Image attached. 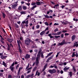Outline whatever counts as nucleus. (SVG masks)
<instances>
[{
	"label": "nucleus",
	"instance_id": "1",
	"mask_svg": "<svg viewBox=\"0 0 78 78\" xmlns=\"http://www.w3.org/2000/svg\"><path fill=\"white\" fill-rule=\"evenodd\" d=\"M33 41L29 38H27L26 39L24 40V43L27 47H28L30 45V43Z\"/></svg>",
	"mask_w": 78,
	"mask_h": 78
},
{
	"label": "nucleus",
	"instance_id": "2",
	"mask_svg": "<svg viewBox=\"0 0 78 78\" xmlns=\"http://www.w3.org/2000/svg\"><path fill=\"white\" fill-rule=\"evenodd\" d=\"M48 72L51 74H53V73H56V71L55 69H54L52 70L51 69H49L48 70Z\"/></svg>",
	"mask_w": 78,
	"mask_h": 78
},
{
	"label": "nucleus",
	"instance_id": "3",
	"mask_svg": "<svg viewBox=\"0 0 78 78\" xmlns=\"http://www.w3.org/2000/svg\"><path fill=\"white\" fill-rule=\"evenodd\" d=\"M39 58V51H38V54L37 55V57L36 58V66H37L39 64V60L38 58Z\"/></svg>",
	"mask_w": 78,
	"mask_h": 78
},
{
	"label": "nucleus",
	"instance_id": "4",
	"mask_svg": "<svg viewBox=\"0 0 78 78\" xmlns=\"http://www.w3.org/2000/svg\"><path fill=\"white\" fill-rule=\"evenodd\" d=\"M54 57V55L53 54L52 55H51L50 57L48 58L47 60L46 61V62H49V60H51Z\"/></svg>",
	"mask_w": 78,
	"mask_h": 78
},
{
	"label": "nucleus",
	"instance_id": "5",
	"mask_svg": "<svg viewBox=\"0 0 78 78\" xmlns=\"http://www.w3.org/2000/svg\"><path fill=\"white\" fill-rule=\"evenodd\" d=\"M18 5L17 4H14L12 5V8H13V9H16V7Z\"/></svg>",
	"mask_w": 78,
	"mask_h": 78
},
{
	"label": "nucleus",
	"instance_id": "6",
	"mask_svg": "<svg viewBox=\"0 0 78 78\" xmlns=\"http://www.w3.org/2000/svg\"><path fill=\"white\" fill-rule=\"evenodd\" d=\"M76 35H73L71 37V39L72 41H74V40L76 39Z\"/></svg>",
	"mask_w": 78,
	"mask_h": 78
},
{
	"label": "nucleus",
	"instance_id": "7",
	"mask_svg": "<svg viewBox=\"0 0 78 78\" xmlns=\"http://www.w3.org/2000/svg\"><path fill=\"white\" fill-rule=\"evenodd\" d=\"M30 58V55L28 54H26L25 56V58L26 59H29Z\"/></svg>",
	"mask_w": 78,
	"mask_h": 78
},
{
	"label": "nucleus",
	"instance_id": "8",
	"mask_svg": "<svg viewBox=\"0 0 78 78\" xmlns=\"http://www.w3.org/2000/svg\"><path fill=\"white\" fill-rule=\"evenodd\" d=\"M22 69H23L21 67L19 68V69L18 70V71L17 74V75L18 76L19 75V74H20V70H22Z\"/></svg>",
	"mask_w": 78,
	"mask_h": 78
},
{
	"label": "nucleus",
	"instance_id": "9",
	"mask_svg": "<svg viewBox=\"0 0 78 78\" xmlns=\"http://www.w3.org/2000/svg\"><path fill=\"white\" fill-rule=\"evenodd\" d=\"M53 52H50L48 54V55H47V56L46 57V58H48V56H51V55H52V54H53Z\"/></svg>",
	"mask_w": 78,
	"mask_h": 78
},
{
	"label": "nucleus",
	"instance_id": "10",
	"mask_svg": "<svg viewBox=\"0 0 78 78\" xmlns=\"http://www.w3.org/2000/svg\"><path fill=\"white\" fill-rule=\"evenodd\" d=\"M59 6V4H57L55 5V6L53 7L54 8H56V9H58V7Z\"/></svg>",
	"mask_w": 78,
	"mask_h": 78
},
{
	"label": "nucleus",
	"instance_id": "11",
	"mask_svg": "<svg viewBox=\"0 0 78 78\" xmlns=\"http://www.w3.org/2000/svg\"><path fill=\"white\" fill-rule=\"evenodd\" d=\"M7 41H8V42H9L11 43V42H12L13 41V40L12 39H7Z\"/></svg>",
	"mask_w": 78,
	"mask_h": 78
},
{
	"label": "nucleus",
	"instance_id": "12",
	"mask_svg": "<svg viewBox=\"0 0 78 78\" xmlns=\"http://www.w3.org/2000/svg\"><path fill=\"white\" fill-rule=\"evenodd\" d=\"M69 69H70V67H69L67 68V67H65L64 68V71H67V70H69Z\"/></svg>",
	"mask_w": 78,
	"mask_h": 78
},
{
	"label": "nucleus",
	"instance_id": "13",
	"mask_svg": "<svg viewBox=\"0 0 78 78\" xmlns=\"http://www.w3.org/2000/svg\"><path fill=\"white\" fill-rule=\"evenodd\" d=\"M10 69H11V71L14 72V67L10 66L9 67Z\"/></svg>",
	"mask_w": 78,
	"mask_h": 78
},
{
	"label": "nucleus",
	"instance_id": "14",
	"mask_svg": "<svg viewBox=\"0 0 78 78\" xmlns=\"http://www.w3.org/2000/svg\"><path fill=\"white\" fill-rule=\"evenodd\" d=\"M2 65L4 66L5 67H7V65H6V64L5 63V62L3 61L2 62Z\"/></svg>",
	"mask_w": 78,
	"mask_h": 78
},
{
	"label": "nucleus",
	"instance_id": "15",
	"mask_svg": "<svg viewBox=\"0 0 78 78\" xmlns=\"http://www.w3.org/2000/svg\"><path fill=\"white\" fill-rule=\"evenodd\" d=\"M22 9V6L20 5L18 8V9L19 11H21Z\"/></svg>",
	"mask_w": 78,
	"mask_h": 78
},
{
	"label": "nucleus",
	"instance_id": "16",
	"mask_svg": "<svg viewBox=\"0 0 78 78\" xmlns=\"http://www.w3.org/2000/svg\"><path fill=\"white\" fill-rule=\"evenodd\" d=\"M22 8L23 9V10H26V9H27V7H26V6L25 5H23V6Z\"/></svg>",
	"mask_w": 78,
	"mask_h": 78
},
{
	"label": "nucleus",
	"instance_id": "17",
	"mask_svg": "<svg viewBox=\"0 0 78 78\" xmlns=\"http://www.w3.org/2000/svg\"><path fill=\"white\" fill-rule=\"evenodd\" d=\"M62 42L63 44V45L67 44V42H66L64 40H63Z\"/></svg>",
	"mask_w": 78,
	"mask_h": 78
},
{
	"label": "nucleus",
	"instance_id": "18",
	"mask_svg": "<svg viewBox=\"0 0 78 78\" xmlns=\"http://www.w3.org/2000/svg\"><path fill=\"white\" fill-rule=\"evenodd\" d=\"M45 31L44 30L42 31L40 33V35H41V36H42V35L45 34Z\"/></svg>",
	"mask_w": 78,
	"mask_h": 78
},
{
	"label": "nucleus",
	"instance_id": "19",
	"mask_svg": "<svg viewBox=\"0 0 78 78\" xmlns=\"http://www.w3.org/2000/svg\"><path fill=\"white\" fill-rule=\"evenodd\" d=\"M20 40H17V43H18V47H20Z\"/></svg>",
	"mask_w": 78,
	"mask_h": 78
},
{
	"label": "nucleus",
	"instance_id": "20",
	"mask_svg": "<svg viewBox=\"0 0 78 78\" xmlns=\"http://www.w3.org/2000/svg\"><path fill=\"white\" fill-rule=\"evenodd\" d=\"M44 17H45V18H47V19H50V16L48 15H44Z\"/></svg>",
	"mask_w": 78,
	"mask_h": 78
},
{
	"label": "nucleus",
	"instance_id": "21",
	"mask_svg": "<svg viewBox=\"0 0 78 78\" xmlns=\"http://www.w3.org/2000/svg\"><path fill=\"white\" fill-rule=\"evenodd\" d=\"M75 52H73L72 55V57H73L75 56H76V54H75Z\"/></svg>",
	"mask_w": 78,
	"mask_h": 78
},
{
	"label": "nucleus",
	"instance_id": "22",
	"mask_svg": "<svg viewBox=\"0 0 78 78\" xmlns=\"http://www.w3.org/2000/svg\"><path fill=\"white\" fill-rule=\"evenodd\" d=\"M73 71L75 72L76 71V69L75 68V66H73Z\"/></svg>",
	"mask_w": 78,
	"mask_h": 78
},
{
	"label": "nucleus",
	"instance_id": "23",
	"mask_svg": "<svg viewBox=\"0 0 78 78\" xmlns=\"http://www.w3.org/2000/svg\"><path fill=\"white\" fill-rule=\"evenodd\" d=\"M73 73V72L72 71H70L69 73V75L70 76V77H72V73Z\"/></svg>",
	"mask_w": 78,
	"mask_h": 78
},
{
	"label": "nucleus",
	"instance_id": "24",
	"mask_svg": "<svg viewBox=\"0 0 78 78\" xmlns=\"http://www.w3.org/2000/svg\"><path fill=\"white\" fill-rule=\"evenodd\" d=\"M37 6L36 5H35L34 6H33V7H32L31 8V10H33L35 8H36Z\"/></svg>",
	"mask_w": 78,
	"mask_h": 78
},
{
	"label": "nucleus",
	"instance_id": "25",
	"mask_svg": "<svg viewBox=\"0 0 78 78\" xmlns=\"http://www.w3.org/2000/svg\"><path fill=\"white\" fill-rule=\"evenodd\" d=\"M20 48H21L20 46V47H18V49L19 50V51L20 53H22V50H21V49H20Z\"/></svg>",
	"mask_w": 78,
	"mask_h": 78
},
{
	"label": "nucleus",
	"instance_id": "26",
	"mask_svg": "<svg viewBox=\"0 0 78 78\" xmlns=\"http://www.w3.org/2000/svg\"><path fill=\"white\" fill-rule=\"evenodd\" d=\"M21 31V33H22V34H25V32L24 30H23L22 29Z\"/></svg>",
	"mask_w": 78,
	"mask_h": 78
},
{
	"label": "nucleus",
	"instance_id": "27",
	"mask_svg": "<svg viewBox=\"0 0 78 78\" xmlns=\"http://www.w3.org/2000/svg\"><path fill=\"white\" fill-rule=\"evenodd\" d=\"M20 13L21 14H25L26 12H25L23 11L20 12Z\"/></svg>",
	"mask_w": 78,
	"mask_h": 78
},
{
	"label": "nucleus",
	"instance_id": "28",
	"mask_svg": "<svg viewBox=\"0 0 78 78\" xmlns=\"http://www.w3.org/2000/svg\"><path fill=\"white\" fill-rule=\"evenodd\" d=\"M55 37L56 38V39H58V38H59V37H61V36L59 35L58 36H55Z\"/></svg>",
	"mask_w": 78,
	"mask_h": 78
},
{
	"label": "nucleus",
	"instance_id": "29",
	"mask_svg": "<svg viewBox=\"0 0 78 78\" xmlns=\"http://www.w3.org/2000/svg\"><path fill=\"white\" fill-rule=\"evenodd\" d=\"M62 33V32L61 31H60L58 32H57V35H59V34H61Z\"/></svg>",
	"mask_w": 78,
	"mask_h": 78
},
{
	"label": "nucleus",
	"instance_id": "30",
	"mask_svg": "<svg viewBox=\"0 0 78 78\" xmlns=\"http://www.w3.org/2000/svg\"><path fill=\"white\" fill-rule=\"evenodd\" d=\"M63 45L64 44L62 42H61V43H59V44H58V45H61V46Z\"/></svg>",
	"mask_w": 78,
	"mask_h": 78
},
{
	"label": "nucleus",
	"instance_id": "31",
	"mask_svg": "<svg viewBox=\"0 0 78 78\" xmlns=\"http://www.w3.org/2000/svg\"><path fill=\"white\" fill-rule=\"evenodd\" d=\"M67 32V30H63V31H62V33H66Z\"/></svg>",
	"mask_w": 78,
	"mask_h": 78
},
{
	"label": "nucleus",
	"instance_id": "32",
	"mask_svg": "<svg viewBox=\"0 0 78 78\" xmlns=\"http://www.w3.org/2000/svg\"><path fill=\"white\" fill-rule=\"evenodd\" d=\"M30 77H31V78H33V76L34 75V74L33 73H32L31 74H30Z\"/></svg>",
	"mask_w": 78,
	"mask_h": 78
},
{
	"label": "nucleus",
	"instance_id": "33",
	"mask_svg": "<svg viewBox=\"0 0 78 78\" xmlns=\"http://www.w3.org/2000/svg\"><path fill=\"white\" fill-rule=\"evenodd\" d=\"M58 31V28H56L55 30H54V32H56V31Z\"/></svg>",
	"mask_w": 78,
	"mask_h": 78
},
{
	"label": "nucleus",
	"instance_id": "34",
	"mask_svg": "<svg viewBox=\"0 0 78 78\" xmlns=\"http://www.w3.org/2000/svg\"><path fill=\"white\" fill-rule=\"evenodd\" d=\"M15 26L16 27V28H19V26L17 25L16 23L15 24Z\"/></svg>",
	"mask_w": 78,
	"mask_h": 78
},
{
	"label": "nucleus",
	"instance_id": "35",
	"mask_svg": "<svg viewBox=\"0 0 78 78\" xmlns=\"http://www.w3.org/2000/svg\"><path fill=\"white\" fill-rule=\"evenodd\" d=\"M44 23H45V25H47V26H48V25H49V24H48V23L47 22H45Z\"/></svg>",
	"mask_w": 78,
	"mask_h": 78
},
{
	"label": "nucleus",
	"instance_id": "36",
	"mask_svg": "<svg viewBox=\"0 0 78 78\" xmlns=\"http://www.w3.org/2000/svg\"><path fill=\"white\" fill-rule=\"evenodd\" d=\"M30 74L28 75H27V76H26V78H30Z\"/></svg>",
	"mask_w": 78,
	"mask_h": 78
},
{
	"label": "nucleus",
	"instance_id": "37",
	"mask_svg": "<svg viewBox=\"0 0 78 78\" xmlns=\"http://www.w3.org/2000/svg\"><path fill=\"white\" fill-rule=\"evenodd\" d=\"M2 16L3 18H5V14L3 13H2Z\"/></svg>",
	"mask_w": 78,
	"mask_h": 78
},
{
	"label": "nucleus",
	"instance_id": "38",
	"mask_svg": "<svg viewBox=\"0 0 78 78\" xmlns=\"http://www.w3.org/2000/svg\"><path fill=\"white\" fill-rule=\"evenodd\" d=\"M52 35H54V36H56L57 35V33H53Z\"/></svg>",
	"mask_w": 78,
	"mask_h": 78
},
{
	"label": "nucleus",
	"instance_id": "39",
	"mask_svg": "<svg viewBox=\"0 0 78 78\" xmlns=\"http://www.w3.org/2000/svg\"><path fill=\"white\" fill-rule=\"evenodd\" d=\"M36 3H35V2H33L31 4V5H32V6H33L34 5H36Z\"/></svg>",
	"mask_w": 78,
	"mask_h": 78
},
{
	"label": "nucleus",
	"instance_id": "40",
	"mask_svg": "<svg viewBox=\"0 0 78 78\" xmlns=\"http://www.w3.org/2000/svg\"><path fill=\"white\" fill-rule=\"evenodd\" d=\"M8 78H12V76L11 75H9Z\"/></svg>",
	"mask_w": 78,
	"mask_h": 78
},
{
	"label": "nucleus",
	"instance_id": "41",
	"mask_svg": "<svg viewBox=\"0 0 78 78\" xmlns=\"http://www.w3.org/2000/svg\"><path fill=\"white\" fill-rule=\"evenodd\" d=\"M41 58H44V55H43V54L41 53Z\"/></svg>",
	"mask_w": 78,
	"mask_h": 78
},
{
	"label": "nucleus",
	"instance_id": "42",
	"mask_svg": "<svg viewBox=\"0 0 78 78\" xmlns=\"http://www.w3.org/2000/svg\"><path fill=\"white\" fill-rule=\"evenodd\" d=\"M35 59H36V57H33L32 58V60H35Z\"/></svg>",
	"mask_w": 78,
	"mask_h": 78
},
{
	"label": "nucleus",
	"instance_id": "43",
	"mask_svg": "<svg viewBox=\"0 0 78 78\" xmlns=\"http://www.w3.org/2000/svg\"><path fill=\"white\" fill-rule=\"evenodd\" d=\"M36 28L37 29L39 28V25H37L36 26Z\"/></svg>",
	"mask_w": 78,
	"mask_h": 78
},
{
	"label": "nucleus",
	"instance_id": "44",
	"mask_svg": "<svg viewBox=\"0 0 78 78\" xmlns=\"http://www.w3.org/2000/svg\"><path fill=\"white\" fill-rule=\"evenodd\" d=\"M48 30V27H47L44 31H46Z\"/></svg>",
	"mask_w": 78,
	"mask_h": 78
},
{
	"label": "nucleus",
	"instance_id": "45",
	"mask_svg": "<svg viewBox=\"0 0 78 78\" xmlns=\"http://www.w3.org/2000/svg\"><path fill=\"white\" fill-rule=\"evenodd\" d=\"M62 24H63V25H67V23H65L64 21L62 22Z\"/></svg>",
	"mask_w": 78,
	"mask_h": 78
},
{
	"label": "nucleus",
	"instance_id": "46",
	"mask_svg": "<svg viewBox=\"0 0 78 78\" xmlns=\"http://www.w3.org/2000/svg\"><path fill=\"white\" fill-rule=\"evenodd\" d=\"M36 4H37V5H39V2H36Z\"/></svg>",
	"mask_w": 78,
	"mask_h": 78
},
{
	"label": "nucleus",
	"instance_id": "47",
	"mask_svg": "<svg viewBox=\"0 0 78 78\" xmlns=\"http://www.w3.org/2000/svg\"><path fill=\"white\" fill-rule=\"evenodd\" d=\"M36 67H35L34 68V69H33V72L35 71V70H36Z\"/></svg>",
	"mask_w": 78,
	"mask_h": 78
},
{
	"label": "nucleus",
	"instance_id": "48",
	"mask_svg": "<svg viewBox=\"0 0 78 78\" xmlns=\"http://www.w3.org/2000/svg\"><path fill=\"white\" fill-rule=\"evenodd\" d=\"M26 5H27V6H29L30 5V3H26Z\"/></svg>",
	"mask_w": 78,
	"mask_h": 78
},
{
	"label": "nucleus",
	"instance_id": "49",
	"mask_svg": "<svg viewBox=\"0 0 78 78\" xmlns=\"http://www.w3.org/2000/svg\"><path fill=\"white\" fill-rule=\"evenodd\" d=\"M1 58L2 59H4V56H3V55H1Z\"/></svg>",
	"mask_w": 78,
	"mask_h": 78
},
{
	"label": "nucleus",
	"instance_id": "50",
	"mask_svg": "<svg viewBox=\"0 0 78 78\" xmlns=\"http://www.w3.org/2000/svg\"><path fill=\"white\" fill-rule=\"evenodd\" d=\"M54 67L55 68V69H58V66L56 65H54Z\"/></svg>",
	"mask_w": 78,
	"mask_h": 78
},
{
	"label": "nucleus",
	"instance_id": "51",
	"mask_svg": "<svg viewBox=\"0 0 78 78\" xmlns=\"http://www.w3.org/2000/svg\"><path fill=\"white\" fill-rule=\"evenodd\" d=\"M61 37L62 38H63L64 37V34H62L61 35Z\"/></svg>",
	"mask_w": 78,
	"mask_h": 78
},
{
	"label": "nucleus",
	"instance_id": "52",
	"mask_svg": "<svg viewBox=\"0 0 78 78\" xmlns=\"http://www.w3.org/2000/svg\"><path fill=\"white\" fill-rule=\"evenodd\" d=\"M15 64H14V62L12 64V65H11V66L12 67H13V66H14Z\"/></svg>",
	"mask_w": 78,
	"mask_h": 78
},
{
	"label": "nucleus",
	"instance_id": "53",
	"mask_svg": "<svg viewBox=\"0 0 78 78\" xmlns=\"http://www.w3.org/2000/svg\"><path fill=\"white\" fill-rule=\"evenodd\" d=\"M31 72V70H29L27 72V74H28V73H30V72Z\"/></svg>",
	"mask_w": 78,
	"mask_h": 78
},
{
	"label": "nucleus",
	"instance_id": "54",
	"mask_svg": "<svg viewBox=\"0 0 78 78\" xmlns=\"http://www.w3.org/2000/svg\"><path fill=\"white\" fill-rule=\"evenodd\" d=\"M25 24H28V20H27L26 22H25Z\"/></svg>",
	"mask_w": 78,
	"mask_h": 78
},
{
	"label": "nucleus",
	"instance_id": "55",
	"mask_svg": "<svg viewBox=\"0 0 78 78\" xmlns=\"http://www.w3.org/2000/svg\"><path fill=\"white\" fill-rule=\"evenodd\" d=\"M65 36H68V35H69V34L68 33H66L65 34Z\"/></svg>",
	"mask_w": 78,
	"mask_h": 78
},
{
	"label": "nucleus",
	"instance_id": "56",
	"mask_svg": "<svg viewBox=\"0 0 78 78\" xmlns=\"http://www.w3.org/2000/svg\"><path fill=\"white\" fill-rule=\"evenodd\" d=\"M60 73H61V74H62V73H64V71H62V70H61L60 71Z\"/></svg>",
	"mask_w": 78,
	"mask_h": 78
},
{
	"label": "nucleus",
	"instance_id": "57",
	"mask_svg": "<svg viewBox=\"0 0 78 78\" xmlns=\"http://www.w3.org/2000/svg\"><path fill=\"white\" fill-rule=\"evenodd\" d=\"M64 7H65V6L64 5H62L61 6V8H62V9H64Z\"/></svg>",
	"mask_w": 78,
	"mask_h": 78
},
{
	"label": "nucleus",
	"instance_id": "58",
	"mask_svg": "<svg viewBox=\"0 0 78 78\" xmlns=\"http://www.w3.org/2000/svg\"><path fill=\"white\" fill-rule=\"evenodd\" d=\"M57 73H60V71H59V70L57 69Z\"/></svg>",
	"mask_w": 78,
	"mask_h": 78
},
{
	"label": "nucleus",
	"instance_id": "59",
	"mask_svg": "<svg viewBox=\"0 0 78 78\" xmlns=\"http://www.w3.org/2000/svg\"><path fill=\"white\" fill-rule=\"evenodd\" d=\"M28 67H29V64H28V66H27L26 69H28Z\"/></svg>",
	"mask_w": 78,
	"mask_h": 78
},
{
	"label": "nucleus",
	"instance_id": "60",
	"mask_svg": "<svg viewBox=\"0 0 78 78\" xmlns=\"http://www.w3.org/2000/svg\"><path fill=\"white\" fill-rule=\"evenodd\" d=\"M44 3H43V2H39V5H41V4H43Z\"/></svg>",
	"mask_w": 78,
	"mask_h": 78
},
{
	"label": "nucleus",
	"instance_id": "61",
	"mask_svg": "<svg viewBox=\"0 0 78 78\" xmlns=\"http://www.w3.org/2000/svg\"><path fill=\"white\" fill-rule=\"evenodd\" d=\"M50 31H48L46 33V34H49Z\"/></svg>",
	"mask_w": 78,
	"mask_h": 78
},
{
	"label": "nucleus",
	"instance_id": "62",
	"mask_svg": "<svg viewBox=\"0 0 78 78\" xmlns=\"http://www.w3.org/2000/svg\"><path fill=\"white\" fill-rule=\"evenodd\" d=\"M48 36L49 37H51V34H49L48 35Z\"/></svg>",
	"mask_w": 78,
	"mask_h": 78
},
{
	"label": "nucleus",
	"instance_id": "63",
	"mask_svg": "<svg viewBox=\"0 0 78 78\" xmlns=\"http://www.w3.org/2000/svg\"><path fill=\"white\" fill-rule=\"evenodd\" d=\"M3 73H0V76H3Z\"/></svg>",
	"mask_w": 78,
	"mask_h": 78
},
{
	"label": "nucleus",
	"instance_id": "64",
	"mask_svg": "<svg viewBox=\"0 0 78 78\" xmlns=\"http://www.w3.org/2000/svg\"><path fill=\"white\" fill-rule=\"evenodd\" d=\"M21 78H24V76L23 75H22Z\"/></svg>",
	"mask_w": 78,
	"mask_h": 78
}]
</instances>
